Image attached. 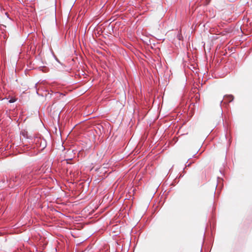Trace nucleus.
Instances as JSON below:
<instances>
[{
  "instance_id": "1",
  "label": "nucleus",
  "mask_w": 252,
  "mask_h": 252,
  "mask_svg": "<svg viewBox=\"0 0 252 252\" xmlns=\"http://www.w3.org/2000/svg\"><path fill=\"white\" fill-rule=\"evenodd\" d=\"M233 99V96L232 95H225L224 96V99L226 100L228 102H231Z\"/></svg>"
},
{
  "instance_id": "2",
  "label": "nucleus",
  "mask_w": 252,
  "mask_h": 252,
  "mask_svg": "<svg viewBox=\"0 0 252 252\" xmlns=\"http://www.w3.org/2000/svg\"><path fill=\"white\" fill-rule=\"evenodd\" d=\"M113 227H116V231H115V230L113 231L114 233L120 232V228H119V226L118 225H114Z\"/></svg>"
},
{
  "instance_id": "3",
  "label": "nucleus",
  "mask_w": 252,
  "mask_h": 252,
  "mask_svg": "<svg viewBox=\"0 0 252 252\" xmlns=\"http://www.w3.org/2000/svg\"><path fill=\"white\" fill-rule=\"evenodd\" d=\"M22 134L25 137H27L28 138V132L27 131H24L22 132Z\"/></svg>"
},
{
  "instance_id": "4",
  "label": "nucleus",
  "mask_w": 252,
  "mask_h": 252,
  "mask_svg": "<svg viewBox=\"0 0 252 252\" xmlns=\"http://www.w3.org/2000/svg\"><path fill=\"white\" fill-rule=\"evenodd\" d=\"M16 99L15 98H11L9 100V102L10 103H13V102H14L15 101H16Z\"/></svg>"
},
{
  "instance_id": "5",
  "label": "nucleus",
  "mask_w": 252,
  "mask_h": 252,
  "mask_svg": "<svg viewBox=\"0 0 252 252\" xmlns=\"http://www.w3.org/2000/svg\"><path fill=\"white\" fill-rule=\"evenodd\" d=\"M114 244H115V245H120V244H119L118 242L117 241H115V242H114Z\"/></svg>"
},
{
  "instance_id": "6",
  "label": "nucleus",
  "mask_w": 252,
  "mask_h": 252,
  "mask_svg": "<svg viewBox=\"0 0 252 252\" xmlns=\"http://www.w3.org/2000/svg\"><path fill=\"white\" fill-rule=\"evenodd\" d=\"M113 228H115V229H114V230H115V231L116 230V227H113Z\"/></svg>"
}]
</instances>
